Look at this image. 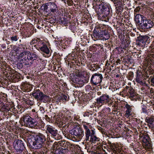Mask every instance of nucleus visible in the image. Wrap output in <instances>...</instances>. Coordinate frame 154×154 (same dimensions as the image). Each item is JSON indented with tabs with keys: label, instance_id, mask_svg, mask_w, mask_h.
<instances>
[{
	"label": "nucleus",
	"instance_id": "dca6fc26",
	"mask_svg": "<svg viewBox=\"0 0 154 154\" xmlns=\"http://www.w3.org/2000/svg\"><path fill=\"white\" fill-rule=\"evenodd\" d=\"M146 17L143 15L140 14H136L135 16L134 20L137 23H138L140 27L144 20L146 19Z\"/></svg>",
	"mask_w": 154,
	"mask_h": 154
},
{
	"label": "nucleus",
	"instance_id": "e433bc0d",
	"mask_svg": "<svg viewBox=\"0 0 154 154\" xmlns=\"http://www.w3.org/2000/svg\"><path fill=\"white\" fill-rule=\"evenodd\" d=\"M26 52H22L20 54L19 56L21 58H23L22 59H23V58L24 57V56H25V55H27L26 54Z\"/></svg>",
	"mask_w": 154,
	"mask_h": 154
},
{
	"label": "nucleus",
	"instance_id": "5fc2aeb1",
	"mask_svg": "<svg viewBox=\"0 0 154 154\" xmlns=\"http://www.w3.org/2000/svg\"><path fill=\"white\" fill-rule=\"evenodd\" d=\"M113 111L114 112H117V110H113Z\"/></svg>",
	"mask_w": 154,
	"mask_h": 154
},
{
	"label": "nucleus",
	"instance_id": "9d476101",
	"mask_svg": "<svg viewBox=\"0 0 154 154\" xmlns=\"http://www.w3.org/2000/svg\"><path fill=\"white\" fill-rule=\"evenodd\" d=\"M143 142V145L145 146V147L150 149L152 147L151 139L149 135L147 134H143L141 137Z\"/></svg>",
	"mask_w": 154,
	"mask_h": 154
},
{
	"label": "nucleus",
	"instance_id": "0eeeda50",
	"mask_svg": "<svg viewBox=\"0 0 154 154\" xmlns=\"http://www.w3.org/2000/svg\"><path fill=\"white\" fill-rule=\"evenodd\" d=\"M44 7V11H47L48 9L49 12H52L53 13L56 12L57 10V6L54 2H49L43 4L42 6Z\"/></svg>",
	"mask_w": 154,
	"mask_h": 154
},
{
	"label": "nucleus",
	"instance_id": "b1692460",
	"mask_svg": "<svg viewBox=\"0 0 154 154\" xmlns=\"http://www.w3.org/2000/svg\"><path fill=\"white\" fill-rule=\"evenodd\" d=\"M39 40L37 43V44L35 45L36 48L38 50H39L46 44L45 42L44 41L41 40L40 38H39Z\"/></svg>",
	"mask_w": 154,
	"mask_h": 154
},
{
	"label": "nucleus",
	"instance_id": "39448f33",
	"mask_svg": "<svg viewBox=\"0 0 154 154\" xmlns=\"http://www.w3.org/2000/svg\"><path fill=\"white\" fill-rule=\"evenodd\" d=\"M32 95L37 101L41 102L46 103L50 100L49 96L45 94L39 89L34 90Z\"/></svg>",
	"mask_w": 154,
	"mask_h": 154
},
{
	"label": "nucleus",
	"instance_id": "6ab92c4d",
	"mask_svg": "<svg viewBox=\"0 0 154 154\" xmlns=\"http://www.w3.org/2000/svg\"><path fill=\"white\" fill-rule=\"evenodd\" d=\"M145 121L149 127L154 128V116H151L146 117Z\"/></svg>",
	"mask_w": 154,
	"mask_h": 154
},
{
	"label": "nucleus",
	"instance_id": "6e6d98bb",
	"mask_svg": "<svg viewBox=\"0 0 154 154\" xmlns=\"http://www.w3.org/2000/svg\"><path fill=\"white\" fill-rule=\"evenodd\" d=\"M10 110L11 111H13V110H11V109H9V110H8V111H9Z\"/></svg>",
	"mask_w": 154,
	"mask_h": 154
},
{
	"label": "nucleus",
	"instance_id": "de8ad7c7",
	"mask_svg": "<svg viewBox=\"0 0 154 154\" xmlns=\"http://www.w3.org/2000/svg\"><path fill=\"white\" fill-rule=\"evenodd\" d=\"M125 89L123 90V91L122 92H120V94L121 95H122V93L125 92Z\"/></svg>",
	"mask_w": 154,
	"mask_h": 154
},
{
	"label": "nucleus",
	"instance_id": "ea45409f",
	"mask_svg": "<svg viewBox=\"0 0 154 154\" xmlns=\"http://www.w3.org/2000/svg\"><path fill=\"white\" fill-rule=\"evenodd\" d=\"M45 118L49 122H51L50 118L49 117L48 115H45Z\"/></svg>",
	"mask_w": 154,
	"mask_h": 154
},
{
	"label": "nucleus",
	"instance_id": "4be33fe9",
	"mask_svg": "<svg viewBox=\"0 0 154 154\" xmlns=\"http://www.w3.org/2000/svg\"><path fill=\"white\" fill-rule=\"evenodd\" d=\"M29 57L28 54L25 55L23 59H22V60L25 61L24 62L25 65L30 66L33 63V60H32L31 59L29 58Z\"/></svg>",
	"mask_w": 154,
	"mask_h": 154
},
{
	"label": "nucleus",
	"instance_id": "864d4df0",
	"mask_svg": "<svg viewBox=\"0 0 154 154\" xmlns=\"http://www.w3.org/2000/svg\"><path fill=\"white\" fill-rule=\"evenodd\" d=\"M113 106L115 108V109H117L116 107H117V106L116 105H114L113 106Z\"/></svg>",
	"mask_w": 154,
	"mask_h": 154
},
{
	"label": "nucleus",
	"instance_id": "c03bdc74",
	"mask_svg": "<svg viewBox=\"0 0 154 154\" xmlns=\"http://www.w3.org/2000/svg\"><path fill=\"white\" fill-rule=\"evenodd\" d=\"M151 82L154 84V76L151 79Z\"/></svg>",
	"mask_w": 154,
	"mask_h": 154
},
{
	"label": "nucleus",
	"instance_id": "052dcab7",
	"mask_svg": "<svg viewBox=\"0 0 154 154\" xmlns=\"http://www.w3.org/2000/svg\"><path fill=\"white\" fill-rule=\"evenodd\" d=\"M118 75H117V77H118Z\"/></svg>",
	"mask_w": 154,
	"mask_h": 154
},
{
	"label": "nucleus",
	"instance_id": "f3484780",
	"mask_svg": "<svg viewBox=\"0 0 154 154\" xmlns=\"http://www.w3.org/2000/svg\"><path fill=\"white\" fill-rule=\"evenodd\" d=\"M106 4H101V7L100 8L102 14H106V15H109L110 12L109 7V5H106Z\"/></svg>",
	"mask_w": 154,
	"mask_h": 154
},
{
	"label": "nucleus",
	"instance_id": "3c124183",
	"mask_svg": "<svg viewBox=\"0 0 154 154\" xmlns=\"http://www.w3.org/2000/svg\"><path fill=\"white\" fill-rule=\"evenodd\" d=\"M29 88H28V89H28V90H27V91H31V89L30 88L31 87V85H29Z\"/></svg>",
	"mask_w": 154,
	"mask_h": 154
},
{
	"label": "nucleus",
	"instance_id": "f8f14e48",
	"mask_svg": "<svg viewBox=\"0 0 154 154\" xmlns=\"http://www.w3.org/2000/svg\"><path fill=\"white\" fill-rule=\"evenodd\" d=\"M98 27L100 28V33L99 32V31H97L95 29H94L93 32V33L92 35V37L94 41H96L98 39H100L102 37L101 35V30L103 29L104 27H105V26L103 24H100L99 26H98Z\"/></svg>",
	"mask_w": 154,
	"mask_h": 154
},
{
	"label": "nucleus",
	"instance_id": "9b49d317",
	"mask_svg": "<svg viewBox=\"0 0 154 154\" xmlns=\"http://www.w3.org/2000/svg\"><path fill=\"white\" fill-rule=\"evenodd\" d=\"M54 145H57L58 146L61 147L62 151L63 152H66L69 151L68 147L69 146H70V143L68 142H66L65 141L61 140L58 142H56L54 143Z\"/></svg>",
	"mask_w": 154,
	"mask_h": 154
},
{
	"label": "nucleus",
	"instance_id": "6e6552de",
	"mask_svg": "<svg viewBox=\"0 0 154 154\" xmlns=\"http://www.w3.org/2000/svg\"><path fill=\"white\" fill-rule=\"evenodd\" d=\"M103 78L101 74L99 73H94L91 76V83L94 85H97L101 83Z\"/></svg>",
	"mask_w": 154,
	"mask_h": 154
},
{
	"label": "nucleus",
	"instance_id": "72a5a7b5",
	"mask_svg": "<svg viewBox=\"0 0 154 154\" xmlns=\"http://www.w3.org/2000/svg\"><path fill=\"white\" fill-rule=\"evenodd\" d=\"M60 20L61 23L64 24H66L68 23L66 19L64 18H61Z\"/></svg>",
	"mask_w": 154,
	"mask_h": 154
},
{
	"label": "nucleus",
	"instance_id": "8fccbe9b",
	"mask_svg": "<svg viewBox=\"0 0 154 154\" xmlns=\"http://www.w3.org/2000/svg\"><path fill=\"white\" fill-rule=\"evenodd\" d=\"M130 35H131L132 36H134L135 35V34L134 33H133L132 32L131 33H130Z\"/></svg>",
	"mask_w": 154,
	"mask_h": 154
},
{
	"label": "nucleus",
	"instance_id": "2eb2a0df",
	"mask_svg": "<svg viewBox=\"0 0 154 154\" xmlns=\"http://www.w3.org/2000/svg\"><path fill=\"white\" fill-rule=\"evenodd\" d=\"M70 81L72 82L71 83L73 85H75L74 83L78 84L79 85H83V82L82 80H81L80 77L76 75H72L70 76Z\"/></svg>",
	"mask_w": 154,
	"mask_h": 154
},
{
	"label": "nucleus",
	"instance_id": "423d86ee",
	"mask_svg": "<svg viewBox=\"0 0 154 154\" xmlns=\"http://www.w3.org/2000/svg\"><path fill=\"white\" fill-rule=\"evenodd\" d=\"M46 133L51 134L52 137L56 140H59L62 138L61 135L58 134L57 130L49 125H47L46 127Z\"/></svg>",
	"mask_w": 154,
	"mask_h": 154
},
{
	"label": "nucleus",
	"instance_id": "a211bd4d",
	"mask_svg": "<svg viewBox=\"0 0 154 154\" xmlns=\"http://www.w3.org/2000/svg\"><path fill=\"white\" fill-rule=\"evenodd\" d=\"M125 108L126 109V110L125 111V117H128L132 114V106L128 104L127 102L125 103Z\"/></svg>",
	"mask_w": 154,
	"mask_h": 154
},
{
	"label": "nucleus",
	"instance_id": "58836bf2",
	"mask_svg": "<svg viewBox=\"0 0 154 154\" xmlns=\"http://www.w3.org/2000/svg\"><path fill=\"white\" fill-rule=\"evenodd\" d=\"M65 152L63 151H61V150L60 151L59 150H57L56 151V153L54 154H63V153Z\"/></svg>",
	"mask_w": 154,
	"mask_h": 154
},
{
	"label": "nucleus",
	"instance_id": "20e7f679",
	"mask_svg": "<svg viewBox=\"0 0 154 154\" xmlns=\"http://www.w3.org/2000/svg\"><path fill=\"white\" fill-rule=\"evenodd\" d=\"M20 124L22 125L32 128H37V123L35 120L28 115L23 116L20 120Z\"/></svg>",
	"mask_w": 154,
	"mask_h": 154
},
{
	"label": "nucleus",
	"instance_id": "473e14b6",
	"mask_svg": "<svg viewBox=\"0 0 154 154\" xmlns=\"http://www.w3.org/2000/svg\"><path fill=\"white\" fill-rule=\"evenodd\" d=\"M147 107L145 105H143L142 107V112L144 113H146L147 112Z\"/></svg>",
	"mask_w": 154,
	"mask_h": 154
},
{
	"label": "nucleus",
	"instance_id": "a878e982",
	"mask_svg": "<svg viewBox=\"0 0 154 154\" xmlns=\"http://www.w3.org/2000/svg\"><path fill=\"white\" fill-rule=\"evenodd\" d=\"M99 16L100 17L102 20L104 21L107 22L109 20V15H106V14L101 13L99 15Z\"/></svg>",
	"mask_w": 154,
	"mask_h": 154
},
{
	"label": "nucleus",
	"instance_id": "4d7b16f0",
	"mask_svg": "<svg viewBox=\"0 0 154 154\" xmlns=\"http://www.w3.org/2000/svg\"><path fill=\"white\" fill-rule=\"evenodd\" d=\"M25 87H26V86L28 87L27 85V84L25 85Z\"/></svg>",
	"mask_w": 154,
	"mask_h": 154
},
{
	"label": "nucleus",
	"instance_id": "bb28decb",
	"mask_svg": "<svg viewBox=\"0 0 154 154\" xmlns=\"http://www.w3.org/2000/svg\"><path fill=\"white\" fill-rule=\"evenodd\" d=\"M143 76L137 74V75L136 78L135 79L137 82L140 83V85H143Z\"/></svg>",
	"mask_w": 154,
	"mask_h": 154
},
{
	"label": "nucleus",
	"instance_id": "aec40b11",
	"mask_svg": "<svg viewBox=\"0 0 154 154\" xmlns=\"http://www.w3.org/2000/svg\"><path fill=\"white\" fill-rule=\"evenodd\" d=\"M101 36L100 39L103 41H105L108 40L110 37L109 34L108 33V31H106L105 29H103L101 30Z\"/></svg>",
	"mask_w": 154,
	"mask_h": 154
},
{
	"label": "nucleus",
	"instance_id": "a18cd8bd",
	"mask_svg": "<svg viewBox=\"0 0 154 154\" xmlns=\"http://www.w3.org/2000/svg\"><path fill=\"white\" fill-rule=\"evenodd\" d=\"M113 102H111L109 103H107L108 104V105L109 106H110L112 105L113 104Z\"/></svg>",
	"mask_w": 154,
	"mask_h": 154
},
{
	"label": "nucleus",
	"instance_id": "13d9d810",
	"mask_svg": "<svg viewBox=\"0 0 154 154\" xmlns=\"http://www.w3.org/2000/svg\"><path fill=\"white\" fill-rule=\"evenodd\" d=\"M87 87H91V86H87Z\"/></svg>",
	"mask_w": 154,
	"mask_h": 154
},
{
	"label": "nucleus",
	"instance_id": "5701e85b",
	"mask_svg": "<svg viewBox=\"0 0 154 154\" xmlns=\"http://www.w3.org/2000/svg\"><path fill=\"white\" fill-rule=\"evenodd\" d=\"M127 95L128 96L131 100L135 98L136 94L133 88H130L129 90L127 91Z\"/></svg>",
	"mask_w": 154,
	"mask_h": 154
},
{
	"label": "nucleus",
	"instance_id": "09e8293b",
	"mask_svg": "<svg viewBox=\"0 0 154 154\" xmlns=\"http://www.w3.org/2000/svg\"><path fill=\"white\" fill-rule=\"evenodd\" d=\"M97 94L98 95H100L101 94V92L100 91H98L97 92Z\"/></svg>",
	"mask_w": 154,
	"mask_h": 154
},
{
	"label": "nucleus",
	"instance_id": "c756f323",
	"mask_svg": "<svg viewBox=\"0 0 154 154\" xmlns=\"http://www.w3.org/2000/svg\"><path fill=\"white\" fill-rule=\"evenodd\" d=\"M39 126H37V128H40L42 130H44V129L45 124L44 122H41L40 123V124H39Z\"/></svg>",
	"mask_w": 154,
	"mask_h": 154
},
{
	"label": "nucleus",
	"instance_id": "c85d7f7f",
	"mask_svg": "<svg viewBox=\"0 0 154 154\" xmlns=\"http://www.w3.org/2000/svg\"><path fill=\"white\" fill-rule=\"evenodd\" d=\"M39 38H33L30 41V45H33L35 44H37V43L39 40Z\"/></svg>",
	"mask_w": 154,
	"mask_h": 154
},
{
	"label": "nucleus",
	"instance_id": "393cba45",
	"mask_svg": "<svg viewBox=\"0 0 154 154\" xmlns=\"http://www.w3.org/2000/svg\"><path fill=\"white\" fill-rule=\"evenodd\" d=\"M40 50L44 53L48 54H49L50 51L48 48L46 43L40 49Z\"/></svg>",
	"mask_w": 154,
	"mask_h": 154
},
{
	"label": "nucleus",
	"instance_id": "1a4fd4ad",
	"mask_svg": "<svg viewBox=\"0 0 154 154\" xmlns=\"http://www.w3.org/2000/svg\"><path fill=\"white\" fill-rule=\"evenodd\" d=\"M111 101V98L108 95L103 94L96 99V102L98 104L102 105L103 104L109 103Z\"/></svg>",
	"mask_w": 154,
	"mask_h": 154
},
{
	"label": "nucleus",
	"instance_id": "2f4dec72",
	"mask_svg": "<svg viewBox=\"0 0 154 154\" xmlns=\"http://www.w3.org/2000/svg\"><path fill=\"white\" fill-rule=\"evenodd\" d=\"M18 38L17 35H14L11 37V39L12 42L14 41L16 42L18 40Z\"/></svg>",
	"mask_w": 154,
	"mask_h": 154
},
{
	"label": "nucleus",
	"instance_id": "37998d69",
	"mask_svg": "<svg viewBox=\"0 0 154 154\" xmlns=\"http://www.w3.org/2000/svg\"><path fill=\"white\" fill-rule=\"evenodd\" d=\"M47 137H48V138H47L48 141H50L51 142H53L51 140V139L50 137H49V135H48V134L47 135Z\"/></svg>",
	"mask_w": 154,
	"mask_h": 154
},
{
	"label": "nucleus",
	"instance_id": "412c9836",
	"mask_svg": "<svg viewBox=\"0 0 154 154\" xmlns=\"http://www.w3.org/2000/svg\"><path fill=\"white\" fill-rule=\"evenodd\" d=\"M149 38V37L147 35L139 36L137 37V40L139 41V43L141 45V43H145L147 41Z\"/></svg>",
	"mask_w": 154,
	"mask_h": 154
},
{
	"label": "nucleus",
	"instance_id": "49530a36",
	"mask_svg": "<svg viewBox=\"0 0 154 154\" xmlns=\"http://www.w3.org/2000/svg\"><path fill=\"white\" fill-rule=\"evenodd\" d=\"M1 47L3 48H6V45L5 44H2L1 46Z\"/></svg>",
	"mask_w": 154,
	"mask_h": 154
},
{
	"label": "nucleus",
	"instance_id": "7ed1b4c3",
	"mask_svg": "<svg viewBox=\"0 0 154 154\" xmlns=\"http://www.w3.org/2000/svg\"><path fill=\"white\" fill-rule=\"evenodd\" d=\"M69 139L78 141L81 140L84 135V131L81 127H78L69 131Z\"/></svg>",
	"mask_w": 154,
	"mask_h": 154
},
{
	"label": "nucleus",
	"instance_id": "4468645a",
	"mask_svg": "<svg viewBox=\"0 0 154 154\" xmlns=\"http://www.w3.org/2000/svg\"><path fill=\"white\" fill-rule=\"evenodd\" d=\"M14 148L17 152H22L25 148L24 143L21 140H16L14 141Z\"/></svg>",
	"mask_w": 154,
	"mask_h": 154
},
{
	"label": "nucleus",
	"instance_id": "f03ea898",
	"mask_svg": "<svg viewBox=\"0 0 154 154\" xmlns=\"http://www.w3.org/2000/svg\"><path fill=\"white\" fill-rule=\"evenodd\" d=\"M28 140L29 144H31L32 143L33 148L38 149L44 146L46 138L44 135L41 133H38L35 137L34 141L32 142L30 138L28 139Z\"/></svg>",
	"mask_w": 154,
	"mask_h": 154
},
{
	"label": "nucleus",
	"instance_id": "79ce46f5",
	"mask_svg": "<svg viewBox=\"0 0 154 154\" xmlns=\"http://www.w3.org/2000/svg\"><path fill=\"white\" fill-rule=\"evenodd\" d=\"M125 88L126 89H127V90H126V92H127V91H128L129 90V89H130V88H132L129 86H127L125 87Z\"/></svg>",
	"mask_w": 154,
	"mask_h": 154
},
{
	"label": "nucleus",
	"instance_id": "603ef678",
	"mask_svg": "<svg viewBox=\"0 0 154 154\" xmlns=\"http://www.w3.org/2000/svg\"><path fill=\"white\" fill-rule=\"evenodd\" d=\"M96 154H102L101 153H100L99 152H96Z\"/></svg>",
	"mask_w": 154,
	"mask_h": 154
},
{
	"label": "nucleus",
	"instance_id": "a19ab883",
	"mask_svg": "<svg viewBox=\"0 0 154 154\" xmlns=\"http://www.w3.org/2000/svg\"><path fill=\"white\" fill-rule=\"evenodd\" d=\"M69 97L66 95H64L63 96V98L66 100H67L68 99Z\"/></svg>",
	"mask_w": 154,
	"mask_h": 154
},
{
	"label": "nucleus",
	"instance_id": "f257e3e1",
	"mask_svg": "<svg viewBox=\"0 0 154 154\" xmlns=\"http://www.w3.org/2000/svg\"><path fill=\"white\" fill-rule=\"evenodd\" d=\"M85 130V138L84 141H88L91 143H95L99 141V139L95 135V131L94 129L90 123H84L82 124Z\"/></svg>",
	"mask_w": 154,
	"mask_h": 154
},
{
	"label": "nucleus",
	"instance_id": "4c0bfd02",
	"mask_svg": "<svg viewBox=\"0 0 154 154\" xmlns=\"http://www.w3.org/2000/svg\"><path fill=\"white\" fill-rule=\"evenodd\" d=\"M140 10V8L139 6H138L134 10V14L137 12H139Z\"/></svg>",
	"mask_w": 154,
	"mask_h": 154
},
{
	"label": "nucleus",
	"instance_id": "bf43d9fd",
	"mask_svg": "<svg viewBox=\"0 0 154 154\" xmlns=\"http://www.w3.org/2000/svg\"><path fill=\"white\" fill-rule=\"evenodd\" d=\"M12 109V110H13V109Z\"/></svg>",
	"mask_w": 154,
	"mask_h": 154
},
{
	"label": "nucleus",
	"instance_id": "7c9ffc66",
	"mask_svg": "<svg viewBox=\"0 0 154 154\" xmlns=\"http://www.w3.org/2000/svg\"><path fill=\"white\" fill-rule=\"evenodd\" d=\"M134 76V73L132 72H130L128 73V79L130 80H132Z\"/></svg>",
	"mask_w": 154,
	"mask_h": 154
},
{
	"label": "nucleus",
	"instance_id": "c9c22d12",
	"mask_svg": "<svg viewBox=\"0 0 154 154\" xmlns=\"http://www.w3.org/2000/svg\"><path fill=\"white\" fill-rule=\"evenodd\" d=\"M94 1L96 2V5L97 6H100V7H99V8L100 9L101 7V4H103V3H101V2H100V1H98L97 0L96 1L94 0Z\"/></svg>",
	"mask_w": 154,
	"mask_h": 154
},
{
	"label": "nucleus",
	"instance_id": "cd10ccee",
	"mask_svg": "<svg viewBox=\"0 0 154 154\" xmlns=\"http://www.w3.org/2000/svg\"><path fill=\"white\" fill-rule=\"evenodd\" d=\"M28 54L29 56V58L31 59L32 60H33V61L34 60H37L38 58V55L34 53H31Z\"/></svg>",
	"mask_w": 154,
	"mask_h": 154
},
{
	"label": "nucleus",
	"instance_id": "ddd939ff",
	"mask_svg": "<svg viewBox=\"0 0 154 154\" xmlns=\"http://www.w3.org/2000/svg\"><path fill=\"white\" fill-rule=\"evenodd\" d=\"M154 26V23L152 20L147 19L146 18L140 27L143 29H148L152 28Z\"/></svg>",
	"mask_w": 154,
	"mask_h": 154
},
{
	"label": "nucleus",
	"instance_id": "f704fd0d",
	"mask_svg": "<svg viewBox=\"0 0 154 154\" xmlns=\"http://www.w3.org/2000/svg\"><path fill=\"white\" fill-rule=\"evenodd\" d=\"M90 115H92V113H91L90 112H86L83 115L84 117H89Z\"/></svg>",
	"mask_w": 154,
	"mask_h": 154
}]
</instances>
